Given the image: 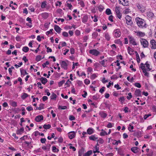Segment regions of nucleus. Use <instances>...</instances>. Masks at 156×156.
<instances>
[{
    "instance_id": "6e6d98bb",
    "label": "nucleus",
    "mask_w": 156,
    "mask_h": 156,
    "mask_svg": "<svg viewBox=\"0 0 156 156\" xmlns=\"http://www.w3.org/2000/svg\"><path fill=\"white\" fill-rule=\"evenodd\" d=\"M49 64V62L46 61L45 63L42 64V66L44 68L46 67V65H48Z\"/></svg>"
},
{
    "instance_id": "b1692460",
    "label": "nucleus",
    "mask_w": 156,
    "mask_h": 156,
    "mask_svg": "<svg viewBox=\"0 0 156 156\" xmlns=\"http://www.w3.org/2000/svg\"><path fill=\"white\" fill-rule=\"evenodd\" d=\"M24 130V128H22L20 129L17 130L16 131V133L17 134H21L23 133Z\"/></svg>"
},
{
    "instance_id": "4468645a",
    "label": "nucleus",
    "mask_w": 156,
    "mask_h": 156,
    "mask_svg": "<svg viewBox=\"0 0 156 156\" xmlns=\"http://www.w3.org/2000/svg\"><path fill=\"white\" fill-rule=\"evenodd\" d=\"M54 29L58 34L60 33L61 30H62L59 26L57 25H54Z\"/></svg>"
},
{
    "instance_id": "cd10ccee",
    "label": "nucleus",
    "mask_w": 156,
    "mask_h": 156,
    "mask_svg": "<svg viewBox=\"0 0 156 156\" xmlns=\"http://www.w3.org/2000/svg\"><path fill=\"white\" fill-rule=\"evenodd\" d=\"M88 20V16L87 15H85L83 16L82 18V22L84 23H86L87 22Z\"/></svg>"
},
{
    "instance_id": "864d4df0",
    "label": "nucleus",
    "mask_w": 156,
    "mask_h": 156,
    "mask_svg": "<svg viewBox=\"0 0 156 156\" xmlns=\"http://www.w3.org/2000/svg\"><path fill=\"white\" fill-rule=\"evenodd\" d=\"M118 153L120 155H123V152L122 149H118Z\"/></svg>"
},
{
    "instance_id": "e2e57ef3",
    "label": "nucleus",
    "mask_w": 156,
    "mask_h": 156,
    "mask_svg": "<svg viewBox=\"0 0 156 156\" xmlns=\"http://www.w3.org/2000/svg\"><path fill=\"white\" fill-rule=\"evenodd\" d=\"M135 86L138 87V88H140L141 87V86L140 84L139 83H135L134 84Z\"/></svg>"
},
{
    "instance_id": "a19ab883",
    "label": "nucleus",
    "mask_w": 156,
    "mask_h": 156,
    "mask_svg": "<svg viewBox=\"0 0 156 156\" xmlns=\"http://www.w3.org/2000/svg\"><path fill=\"white\" fill-rule=\"evenodd\" d=\"M52 151L53 152H58L59 150L55 146H53L52 147Z\"/></svg>"
},
{
    "instance_id": "052dcab7",
    "label": "nucleus",
    "mask_w": 156,
    "mask_h": 156,
    "mask_svg": "<svg viewBox=\"0 0 156 156\" xmlns=\"http://www.w3.org/2000/svg\"><path fill=\"white\" fill-rule=\"evenodd\" d=\"M27 109L28 111H30L33 110V108L31 106H28L27 107Z\"/></svg>"
},
{
    "instance_id": "5fc2aeb1",
    "label": "nucleus",
    "mask_w": 156,
    "mask_h": 156,
    "mask_svg": "<svg viewBox=\"0 0 156 156\" xmlns=\"http://www.w3.org/2000/svg\"><path fill=\"white\" fill-rule=\"evenodd\" d=\"M108 133L105 131L101 132L100 133V135L101 136H104L105 135H107Z\"/></svg>"
},
{
    "instance_id": "6e6552de",
    "label": "nucleus",
    "mask_w": 156,
    "mask_h": 156,
    "mask_svg": "<svg viewBox=\"0 0 156 156\" xmlns=\"http://www.w3.org/2000/svg\"><path fill=\"white\" fill-rule=\"evenodd\" d=\"M60 64L62 68H63L65 69H67L68 64L65 61H62L60 62Z\"/></svg>"
},
{
    "instance_id": "a18cd8bd",
    "label": "nucleus",
    "mask_w": 156,
    "mask_h": 156,
    "mask_svg": "<svg viewBox=\"0 0 156 156\" xmlns=\"http://www.w3.org/2000/svg\"><path fill=\"white\" fill-rule=\"evenodd\" d=\"M71 82L68 80L65 83V85L66 86V87H69V86L70 84H71Z\"/></svg>"
},
{
    "instance_id": "4be33fe9",
    "label": "nucleus",
    "mask_w": 156,
    "mask_h": 156,
    "mask_svg": "<svg viewBox=\"0 0 156 156\" xmlns=\"http://www.w3.org/2000/svg\"><path fill=\"white\" fill-rule=\"evenodd\" d=\"M10 105L13 107H15L17 106V102L15 101H12V100L10 101Z\"/></svg>"
},
{
    "instance_id": "bf43d9fd",
    "label": "nucleus",
    "mask_w": 156,
    "mask_h": 156,
    "mask_svg": "<svg viewBox=\"0 0 156 156\" xmlns=\"http://www.w3.org/2000/svg\"><path fill=\"white\" fill-rule=\"evenodd\" d=\"M151 114H146L144 115V119H146L147 118H148L150 116H151Z\"/></svg>"
},
{
    "instance_id": "0eeeda50",
    "label": "nucleus",
    "mask_w": 156,
    "mask_h": 156,
    "mask_svg": "<svg viewBox=\"0 0 156 156\" xmlns=\"http://www.w3.org/2000/svg\"><path fill=\"white\" fill-rule=\"evenodd\" d=\"M126 23L128 25H131L133 22L132 21L131 17L128 15L126 16Z\"/></svg>"
},
{
    "instance_id": "c9c22d12",
    "label": "nucleus",
    "mask_w": 156,
    "mask_h": 156,
    "mask_svg": "<svg viewBox=\"0 0 156 156\" xmlns=\"http://www.w3.org/2000/svg\"><path fill=\"white\" fill-rule=\"evenodd\" d=\"M105 12L107 15H109L112 14L111 10L109 9H106Z\"/></svg>"
},
{
    "instance_id": "09e8293b",
    "label": "nucleus",
    "mask_w": 156,
    "mask_h": 156,
    "mask_svg": "<svg viewBox=\"0 0 156 156\" xmlns=\"http://www.w3.org/2000/svg\"><path fill=\"white\" fill-rule=\"evenodd\" d=\"M67 108V107L66 106H62L60 105H59L58 107V109H66Z\"/></svg>"
},
{
    "instance_id": "7ed1b4c3",
    "label": "nucleus",
    "mask_w": 156,
    "mask_h": 156,
    "mask_svg": "<svg viewBox=\"0 0 156 156\" xmlns=\"http://www.w3.org/2000/svg\"><path fill=\"white\" fill-rule=\"evenodd\" d=\"M89 53L95 56H98L100 54V52L95 49L90 50L89 51Z\"/></svg>"
},
{
    "instance_id": "dca6fc26",
    "label": "nucleus",
    "mask_w": 156,
    "mask_h": 156,
    "mask_svg": "<svg viewBox=\"0 0 156 156\" xmlns=\"http://www.w3.org/2000/svg\"><path fill=\"white\" fill-rule=\"evenodd\" d=\"M135 94L136 97L141 96V91L139 89L136 90L135 91Z\"/></svg>"
},
{
    "instance_id": "c85d7f7f",
    "label": "nucleus",
    "mask_w": 156,
    "mask_h": 156,
    "mask_svg": "<svg viewBox=\"0 0 156 156\" xmlns=\"http://www.w3.org/2000/svg\"><path fill=\"white\" fill-rule=\"evenodd\" d=\"M105 37L107 41H109L110 40V37L108 33H105Z\"/></svg>"
},
{
    "instance_id": "20e7f679",
    "label": "nucleus",
    "mask_w": 156,
    "mask_h": 156,
    "mask_svg": "<svg viewBox=\"0 0 156 156\" xmlns=\"http://www.w3.org/2000/svg\"><path fill=\"white\" fill-rule=\"evenodd\" d=\"M113 33L114 36L116 38L120 37L121 35V32L119 29L114 30Z\"/></svg>"
},
{
    "instance_id": "1a4fd4ad",
    "label": "nucleus",
    "mask_w": 156,
    "mask_h": 156,
    "mask_svg": "<svg viewBox=\"0 0 156 156\" xmlns=\"http://www.w3.org/2000/svg\"><path fill=\"white\" fill-rule=\"evenodd\" d=\"M128 38L129 39V42L131 44H132L134 45H137V43L133 37L129 36H128Z\"/></svg>"
},
{
    "instance_id": "0e129e2a",
    "label": "nucleus",
    "mask_w": 156,
    "mask_h": 156,
    "mask_svg": "<svg viewBox=\"0 0 156 156\" xmlns=\"http://www.w3.org/2000/svg\"><path fill=\"white\" fill-rule=\"evenodd\" d=\"M62 35L65 37H67L68 36V33L66 32H64L62 33Z\"/></svg>"
},
{
    "instance_id": "9d476101",
    "label": "nucleus",
    "mask_w": 156,
    "mask_h": 156,
    "mask_svg": "<svg viewBox=\"0 0 156 156\" xmlns=\"http://www.w3.org/2000/svg\"><path fill=\"white\" fill-rule=\"evenodd\" d=\"M150 43L152 45L151 48L155 49L156 48V41L154 39H152L150 41Z\"/></svg>"
},
{
    "instance_id": "6ab92c4d",
    "label": "nucleus",
    "mask_w": 156,
    "mask_h": 156,
    "mask_svg": "<svg viewBox=\"0 0 156 156\" xmlns=\"http://www.w3.org/2000/svg\"><path fill=\"white\" fill-rule=\"evenodd\" d=\"M135 33H137L136 35L139 37H143L145 35V33L142 32L138 31Z\"/></svg>"
},
{
    "instance_id": "37998d69",
    "label": "nucleus",
    "mask_w": 156,
    "mask_h": 156,
    "mask_svg": "<svg viewBox=\"0 0 156 156\" xmlns=\"http://www.w3.org/2000/svg\"><path fill=\"white\" fill-rule=\"evenodd\" d=\"M23 38L19 35H17L16 37V40L18 41H21Z\"/></svg>"
},
{
    "instance_id": "f3484780",
    "label": "nucleus",
    "mask_w": 156,
    "mask_h": 156,
    "mask_svg": "<svg viewBox=\"0 0 156 156\" xmlns=\"http://www.w3.org/2000/svg\"><path fill=\"white\" fill-rule=\"evenodd\" d=\"M40 80L42 83L44 85L45 84L48 82L47 79L45 77H41L40 79Z\"/></svg>"
},
{
    "instance_id": "4c0bfd02",
    "label": "nucleus",
    "mask_w": 156,
    "mask_h": 156,
    "mask_svg": "<svg viewBox=\"0 0 156 156\" xmlns=\"http://www.w3.org/2000/svg\"><path fill=\"white\" fill-rule=\"evenodd\" d=\"M145 65H146V67L147 68V71H150L151 69L149 67L150 66V65L148 63V62H147L145 64Z\"/></svg>"
},
{
    "instance_id": "39448f33",
    "label": "nucleus",
    "mask_w": 156,
    "mask_h": 156,
    "mask_svg": "<svg viewBox=\"0 0 156 156\" xmlns=\"http://www.w3.org/2000/svg\"><path fill=\"white\" fill-rule=\"evenodd\" d=\"M140 68L143 70V72L144 73V75L148 77L149 74L147 72L145 68V66H144V64L143 63H141L140 64Z\"/></svg>"
},
{
    "instance_id": "a878e982",
    "label": "nucleus",
    "mask_w": 156,
    "mask_h": 156,
    "mask_svg": "<svg viewBox=\"0 0 156 156\" xmlns=\"http://www.w3.org/2000/svg\"><path fill=\"white\" fill-rule=\"evenodd\" d=\"M47 6V2L46 1H44L41 3V7L42 9H44Z\"/></svg>"
},
{
    "instance_id": "393cba45",
    "label": "nucleus",
    "mask_w": 156,
    "mask_h": 156,
    "mask_svg": "<svg viewBox=\"0 0 156 156\" xmlns=\"http://www.w3.org/2000/svg\"><path fill=\"white\" fill-rule=\"evenodd\" d=\"M147 16L149 18H152L154 16V14L152 12H149L147 13Z\"/></svg>"
},
{
    "instance_id": "f257e3e1",
    "label": "nucleus",
    "mask_w": 156,
    "mask_h": 156,
    "mask_svg": "<svg viewBox=\"0 0 156 156\" xmlns=\"http://www.w3.org/2000/svg\"><path fill=\"white\" fill-rule=\"evenodd\" d=\"M135 20L138 26L139 27L143 28L147 27L145 21L144 20L137 17L136 18Z\"/></svg>"
},
{
    "instance_id": "c756f323",
    "label": "nucleus",
    "mask_w": 156,
    "mask_h": 156,
    "mask_svg": "<svg viewBox=\"0 0 156 156\" xmlns=\"http://www.w3.org/2000/svg\"><path fill=\"white\" fill-rule=\"evenodd\" d=\"M141 133L140 131H138L137 132H135L134 134V135L137 137H140Z\"/></svg>"
},
{
    "instance_id": "f704fd0d",
    "label": "nucleus",
    "mask_w": 156,
    "mask_h": 156,
    "mask_svg": "<svg viewBox=\"0 0 156 156\" xmlns=\"http://www.w3.org/2000/svg\"><path fill=\"white\" fill-rule=\"evenodd\" d=\"M51 127V126L50 124L44 125L43 126V128L45 129H48Z\"/></svg>"
},
{
    "instance_id": "2f4dec72",
    "label": "nucleus",
    "mask_w": 156,
    "mask_h": 156,
    "mask_svg": "<svg viewBox=\"0 0 156 156\" xmlns=\"http://www.w3.org/2000/svg\"><path fill=\"white\" fill-rule=\"evenodd\" d=\"M29 50V48L27 46H24L23 48L22 51L25 52H28Z\"/></svg>"
},
{
    "instance_id": "f03ea898",
    "label": "nucleus",
    "mask_w": 156,
    "mask_h": 156,
    "mask_svg": "<svg viewBox=\"0 0 156 156\" xmlns=\"http://www.w3.org/2000/svg\"><path fill=\"white\" fill-rule=\"evenodd\" d=\"M140 41L141 45H143L144 48H146L148 47V43L146 40L141 38Z\"/></svg>"
},
{
    "instance_id": "bb28decb",
    "label": "nucleus",
    "mask_w": 156,
    "mask_h": 156,
    "mask_svg": "<svg viewBox=\"0 0 156 156\" xmlns=\"http://www.w3.org/2000/svg\"><path fill=\"white\" fill-rule=\"evenodd\" d=\"M20 71L21 75H23V76H25V75H27L28 74V73L26 71L23 69H20Z\"/></svg>"
},
{
    "instance_id": "2eb2a0df",
    "label": "nucleus",
    "mask_w": 156,
    "mask_h": 156,
    "mask_svg": "<svg viewBox=\"0 0 156 156\" xmlns=\"http://www.w3.org/2000/svg\"><path fill=\"white\" fill-rule=\"evenodd\" d=\"M89 138L90 140L95 141L98 139V138L94 134V135H92L90 136L89 137Z\"/></svg>"
},
{
    "instance_id": "72a5a7b5",
    "label": "nucleus",
    "mask_w": 156,
    "mask_h": 156,
    "mask_svg": "<svg viewBox=\"0 0 156 156\" xmlns=\"http://www.w3.org/2000/svg\"><path fill=\"white\" fill-rule=\"evenodd\" d=\"M128 53L130 55H132L133 54V53L134 51L133 49L129 47H128Z\"/></svg>"
},
{
    "instance_id": "5701e85b",
    "label": "nucleus",
    "mask_w": 156,
    "mask_h": 156,
    "mask_svg": "<svg viewBox=\"0 0 156 156\" xmlns=\"http://www.w3.org/2000/svg\"><path fill=\"white\" fill-rule=\"evenodd\" d=\"M99 114L103 118H105L107 116V114L102 111L100 112Z\"/></svg>"
},
{
    "instance_id": "3c124183",
    "label": "nucleus",
    "mask_w": 156,
    "mask_h": 156,
    "mask_svg": "<svg viewBox=\"0 0 156 156\" xmlns=\"http://www.w3.org/2000/svg\"><path fill=\"white\" fill-rule=\"evenodd\" d=\"M29 9L31 12H34L35 11L34 8L32 6H30L29 7Z\"/></svg>"
},
{
    "instance_id": "13d9d810",
    "label": "nucleus",
    "mask_w": 156,
    "mask_h": 156,
    "mask_svg": "<svg viewBox=\"0 0 156 156\" xmlns=\"http://www.w3.org/2000/svg\"><path fill=\"white\" fill-rule=\"evenodd\" d=\"M105 89V87H102V88L100 89L99 91V92L101 93V94H102L104 91Z\"/></svg>"
},
{
    "instance_id": "aec40b11",
    "label": "nucleus",
    "mask_w": 156,
    "mask_h": 156,
    "mask_svg": "<svg viewBox=\"0 0 156 156\" xmlns=\"http://www.w3.org/2000/svg\"><path fill=\"white\" fill-rule=\"evenodd\" d=\"M29 95L28 94H27L25 93H23L22 94V95L21 96V98L23 99L24 100L25 98H26L27 97H29Z\"/></svg>"
},
{
    "instance_id": "79ce46f5",
    "label": "nucleus",
    "mask_w": 156,
    "mask_h": 156,
    "mask_svg": "<svg viewBox=\"0 0 156 156\" xmlns=\"http://www.w3.org/2000/svg\"><path fill=\"white\" fill-rule=\"evenodd\" d=\"M115 12L116 14H118L119 13H120L119 11V7L118 6H116L115 7Z\"/></svg>"
},
{
    "instance_id": "8fccbe9b",
    "label": "nucleus",
    "mask_w": 156,
    "mask_h": 156,
    "mask_svg": "<svg viewBox=\"0 0 156 156\" xmlns=\"http://www.w3.org/2000/svg\"><path fill=\"white\" fill-rule=\"evenodd\" d=\"M152 110L153 112H155L156 113V106L155 105H153L152 106Z\"/></svg>"
},
{
    "instance_id": "c03bdc74",
    "label": "nucleus",
    "mask_w": 156,
    "mask_h": 156,
    "mask_svg": "<svg viewBox=\"0 0 156 156\" xmlns=\"http://www.w3.org/2000/svg\"><path fill=\"white\" fill-rule=\"evenodd\" d=\"M65 82V80H63L62 81L59 82L58 83L59 87H61L62 86V85L63 84V83H64Z\"/></svg>"
},
{
    "instance_id": "ea45409f",
    "label": "nucleus",
    "mask_w": 156,
    "mask_h": 156,
    "mask_svg": "<svg viewBox=\"0 0 156 156\" xmlns=\"http://www.w3.org/2000/svg\"><path fill=\"white\" fill-rule=\"evenodd\" d=\"M41 59V56L40 55H38L36 57V60L37 62H38L40 61Z\"/></svg>"
},
{
    "instance_id": "423d86ee",
    "label": "nucleus",
    "mask_w": 156,
    "mask_h": 156,
    "mask_svg": "<svg viewBox=\"0 0 156 156\" xmlns=\"http://www.w3.org/2000/svg\"><path fill=\"white\" fill-rule=\"evenodd\" d=\"M136 6L139 10L141 11L142 12H144L145 10V8L144 6H143L141 4L137 3L136 4Z\"/></svg>"
},
{
    "instance_id": "412c9836",
    "label": "nucleus",
    "mask_w": 156,
    "mask_h": 156,
    "mask_svg": "<svg viewBox=\"0 0 156 156\" xmlns=\"http://www.w3.org/2000/svg\"><path fill=\"white\" fill-rule=\"evenodd\" d=\"M41 15L42 17L44 19H46L48 17V14L47 12L42 13L41 14Z\"/></svg>"
},
{
    "instance_id": "9b49d317",
    "label": "nucleus",
    "mask_w": 156,
    "mask_h": 156,
    "mask_svg": "<svg viewBox=\"0 0 156 156\" xmlns=\"http://www.w3.org/2000/svg\"><path fill=\"white\" fill-rule=\"evenodd\" d=\"M119 3L124 6H127L128 4V1L127 0H119Z\"/></svg>"
},
{
    "instance_id": "680f3d73",
    "label": "nucleus",
    "mask_w": 156,
    "mask_h": 156,
    "mask_svg": "<svg viewBox=\"0 0 156 156\" xmlns=\"http://www.w3.org/2000/svg\"><path fill=\"white\" fill-rule=\"evenodd\" d=\"M69 119L71 121L73 120H75V118L73 115H70L69 116Z\"/></svg>"
},
{
    "instance_id": "58836bf2",
    "label": "nucleus",
    "mask_w": 156,
    "mask_h": 156,
    "mask_svg": "<svg viewBox=\"0 0 156 156\" xmlns=\"http://www.w3.org/2000/svg\"><path fill=\"white\" fill-rule=\"evenodd\" d=\"M44 104L43 103H41L40 104L39 107L38 108V110H41L42 109H44Z\"/></svg>"
},
{
    "instance_id": "ddd939ff",
    "label": "nucleus",
    "mask_w": 156,
    "mask_h": 156,
    "mask_svg": "<svg viewBox=\"0 0 156 156\" xmlns=\"http://www.w3.org/2000/svg\"><path fill=\"white\" fill-rule=\"evenodd\" d=\"M43 119V117L42 115H38L35 118V120L37 122H40L41 120H42Z\"/></svg>"
},
{
    "instance_id": "49530a36",
    "label": "nucleus",
    "mask_w": 156,
    "mask_h": 156,
    "mask_svg": "<svg viewBox=\"0 0 156 156\" xmlns=\"http://www.w3.org/2000/svg\"><path fill=\"white\" fill-rule=\"evenodd\" d=\"M104 9V7L102 5H100L98 7V10L100 12L102 11Z\"/></svg>"
},
{
    "instance_id": "f8f14e48",
    "label": "nucleus",
    "mask_w": 156,
    "mask_h": 156,
    "mask_svg": "<svg viewBox=\"0 0 156 156\" xmlns=\"http://www.w3.org/2000/svg\"><path fill=\"white\" fill-rule=\"evenodd\" d=\"M76 135L75 132L74 131H71L68 133V135L70 139L74 138Z\"/></svg>"
},
{
    "instance_id": "4d7b16f0",
    "label": "nucleus",
    "mask_w": 156,
    "mask_h": 156,
    "mask_svg": "<svg viewBox=\"0 0 156 156\" xmlns=\"http://www.w3.org/2000/svg\"><path fill=\"white\" fill-rule=\"evenodd\" d=\"M119 101L122 102V101H125V98L124 97H120L119 99Z\"/></svg>"
},
{
    "instance_id": "473e14b6",
    "label": "nucleus",
    "mask_w": 156,
    "mask_h": 156,
    "mask_svg": "<svg viewBox=\"0 0 156 156\" xmlns=\"http://www.w3.org/2000/svg\"><path fill=\"white\" fill-rule=\"evenodd\" d=\"M94 130L91 128H88V134H91L94 133Z\"/></svg>"
},
{
    "instance_id": "de8ad7c7",
    "label": "nucleus",
    "mask_w": 156,
    "mask_h": 156,
    "mask_svg": "<svg viewBox=\"0 0 156 156\" xmlns=\"http://www.w3.org/2000/svg\"><path fill=\"white\" fill-rule=\"evenodd\" d=\"M97 141L99 143L101 144H103L104 142V140L100 138L98 140H97Z\"/></svg>"
},
{
    "instance_id": "338daca9",
    "label": "nucleus",
    "mask_w": 156,
    "mask_h": 156,
    "mask_svg": "<svg viewBox=\"0 0 156 156\" xmlns=\"http://www.w3.org/2000/svg\"><path fill=\"white\" fill-rule=\"evenodd\" d=\"M114 87L116 88L117 90L120 89L121 88V87H119V86L118 84L115 85L114 86Z\"/></svg>"
},
{
    "instance_id": "603ef678",
    "label": "nucleus",
    "mask_w": 156,
    "mask_h": 156,
    "mask_svg": "<svg viewBox=\"0 0 156 156\" xmlns=\"http://www.w3.org/2000/svg\"><path fill=\"white\" fill-rule=\"evenodd\" d=\"M129 96L127 97V98L128 100H130L132 97V95L131 93H129L128 94Z\"/></svg>"
},
{
    "instance_id": "e433bc0d",
    "label": "nucleus",
    "mask_w": 156,
    "mask_h": 156,
    "mask_svg": "<svg viewBox=\"0 0 156 156\" xmlns=\"http://www.w3.org/2000/svg\"><path fill=\"white\" fill-rule=\"evenodd\" d=\"M119 143H121V141L120 140L116 141L115 140H114L112 143L113 144L116 145H117Z\"/></svg>"
},
{
    "instance_id": "774afa93",
    "label": "nucleus",
    "mask_w": 156,
    "mask_h": 156,
    "mask_svg": "<svg viewBox=\"0 0 156 156\" xmlns=\"http://www.w3.org/2000/svg\"><path fill=\"white\" fill-rule=\"evenodd\" d=\"M66 5L69 8V9H71V8L72 7V5H71L70 3L69 4V3H67L66 4Z\"/></svg>"
},
{
    "instance_id": "7c9ffc66",
    "label": "nucleus",
    "mask_w": 156,
    "mask_h": 156,
    "mask_svg": "<svg viewBox=\"0 0 156 156\" xmlns=\"http://www.w3.org/2000/svg\"><path fill=\"white\" fill-rule=\"evenodd\" d=\"M56 97V95L54 93L51 94V95L50 96L51 99V100H55Z\"/></svg>"
},
{
    "instance_id": "a211bd4d",
    "label": "nucleus",
    "mask_w": 156,
    "mask_h": 156,
    "mask_svg": "<svg viewBox=\"0 0 156 156\" xmlns=\"http://www.w3.org/2000/svg\"><path fill=\"white\" fill-rule=\"evenodd\" d=\"M131 151L134 153H136L139 151V148L137 147H133L131 148Z\"/></svg>"
},
{
    "instance_id": "69168bd1",
    "label": "nucleus",
    "mask_w": 156,
    "mask_h": 156,
    "mask_svg": "<svg viewBox=\"0 0 156 156\" xmlns=\"http://www.w3.org/2000/svg\"><path fill=\"white\" fill-rule=\"evenodd\" d=\"M118 78V77L116 75H113L111 77V78L112 79H117Z\"/></svg>"
}]
</instances>
